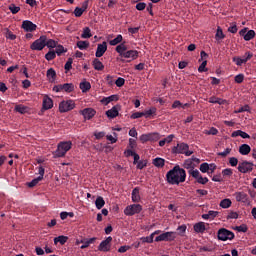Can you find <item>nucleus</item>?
Returning a JSON list of instances; mask_svg holds the SVG:
<instances>
[{
    "instance_id": "obj_1",
    "label": "nucleus",
    "mask_w": 256,
    "mask_h": 256,
    "mask_svg": "<svg viewBox=\"0 0 256 256\" xmlns=\"http://www.w3.org/2000/svg\"><path fill=\"white\" fill-rule=\"evenodd\" d=\"M187 179V173L185 169L181 168L179 165L173 167L166 173V180L169 185H179V183H185Z\"/></svg>"
},
{
    "instance_id": "obj_2",
    "label": "nucleus",
    "mask_w": 256,
    "mask_h": 256,
    "mask_svg": "<svg viewBox=\"0 0 256 256\" xmlns=\"http://www.w3.org/2000/svg\"><path fill=\"white\" fill-rule=\"evenodd\" d=\"M115 51L118 52L120 57H124V59H131V61H135V59L139 57V51L127 50V45H125V42L116 46Z\"/></svg>"
},
{
    "instance_id": "obj_3",
    "label": "nucleus",
    "mask_w": 256,
    "mask_h": 256,
    "mask_svg": "<svg viewBox=\"0 0 256 256\" xmlns=\"http://www.w3.org/2000/svg\"><path fill=\"white\" fill-rule=\"evenodd\" d=\"M172 153L174 155H185L186 157H191L193 155V151H189V144L187 143H178L176 146L172 148Z\"/></svg>"
},
{
    "instance_id": "obj_4",
    "label": "nucleus",
    "mask_w": 256,
    "mask_h": 256,
    "mask_svg": "<svg viewBox=\"0 0 256 256\" xmlns=\"http://www.w3.org/2000/svg\"><path fill=\"white\" fill-rule=\"evenodd\" d=\"M72 146L73 143H71V141L60 142L54 152V157H65V155H67V151H70Z\"/></svg>"
},
{
    "instance_id": "obj_5",
    "label": "nucleus",
    "mask_w": 256,
    "mask_h": 256,
    "mask_svg": "<svg viewBox=\"0 0 256 256\" xmlns=\"http://www.w3.org/2000/svg\"><path fill=\"white\" fill-rule=\"evenodd\" d=\"M219 241H233L235 239V233L226 228H220L217 232Z\"/></svg>"
},
{
    "instance_id": "obj_6",
    "label": "nucleus",
    "mask_w": 256,
    "mask_h": 256,
    "mask_svg": "<svg viewBox=\"0 0 256 256\" xmlns=\"http://www.w3.org/2000/svg\"><path fill=\"white\" fill-rule=\"evenodd\" d=\"M142 211H143V206H141V204H131L124 209V214L127 217H133V215H137Z\"/></svg>"
},
{
    "instance_id": "obj_7",
    "label": "nucleus",
    "mask_w": 256,
    "mask_h": 256,
    "mask_svg": "<svg viewBox=\"0 0 256 256\" xmlns=\"http://www.w3.org/2000/svg\"><path fill=\"white\" fill-rule=\"evenodd\" d=\"M53 91H55V93H61L63 91H65V93H73V91H75V85H73V83L58 84L53 87Z\"/></svg>"
},
{
    "instance_id": "obj_8",
    "label": "nucleus",
    "mask_w": 256,
    "mask_h": 256,
    "mask_svg": "<svg viewBox=\"0 0 256 256\" xmlns=\"http://www.w3.org/2000/svg\"><path fill=\"white\" fill-rule=\"evenodd\" d=\"M188 174L190 175V177H193V179H196L197 183H199L200 185H207V183H209V178L203 177L201 175V172H199V170L197 169L189 170Z\"/></svg>"
},
{
    "instance_id": "obj_9",
    "label": "nucleus",
    "mask_w": 256,
    "mask_h": 256,
    "mask_svg": "<svg viewBox=\"0 0 256 256\" xmlns=\"http://www.w3.org/2000/svg\"><path fill=\"white\" fill-rule=\"evenodd\" d=\"M75 109V102L73 100H63L59 104L60 113H67L68 111H73Z\"/></svg>"
},
{
    "instance_id": "obj_10",
    "label": "nucleus",
    "mask_w": 256,
    "mask_h": 256,
    "mask_svg": "<svg viewBox=\"0 0 256 256\" xmlns=\"http://www.w3.org/2000/svg\"><path fill=\"white\" fill-rule=\"evenodd\" d=\"M45 45V35H42L30 45V49L32 51H43L45 49Z\"/></svg>"
},
{
    "instance_id": "obj_11",
    "label": "nucleus",
    "mask_w": 256,
    "mask_h": 256,
    "mask_svg": "<svg viewBox=\"0 0 256 256\" xmlns=\"http://www.w3.org/2000/svg\"><path fill=\"white\" fill-rule=\"evenodd\" d=\"M175 239H177V232L171 231L160 234L155 238V241L159 243V241H175Z\"/></svg>"
},
{
    "instance_id": "obj_12",
    "label": "nucleus",
    "mask_w": 256,
    "mask_h": 256,
    "mask_svg": "<svg viewBox=\"0 0 256 256\" xmlns=\"http://www.w3.org/2000/svg\"><path fill=\"white\" fill-rule=\"evenodd\" d=\"M111 241H113V237L111 236L103 240L98 246V251H102L103 253L111 251Z\"/></svg>"
},
{
    "instance_id": "obj_13",
    "label": "nucleus",
    "mask_w": 256,
    "mask_h": 256,
    "mask_svg": "<svg viewBox=\"0 0 256 256\" xmlns=\"http://www.w3.org/2000/svg\"><path fill=\"white\" fill-rule=\"evenodd\" d=\"M238 171L240 173H251L253 171V162L243 161L239 163Z\"/></svg>"
},
{
    "instance_id": "obj_14",
    "label": "nucleus",
    "mask_w": 256,
    "mask_h": 256,
    "mask_svg": "<svg viewBox=\"0 0 256 256\" xmlns=\"http://www.w3.org/2000/svg\"><path fill=\"white\" fill-rule=\"evenodd\" d=\"M248 28H243L242 30L239 31L240 37L244 38V41H251V39H254L255 37V30H249L247 32Z\"/></svg>"
},
{
    "instance_id": "obj_15",
    "label": "nucleus",
    "mask_w": 256,
    "mask_h": 256,
    "mask_svg": "<svg viewBox=\"0 0 256 256\" xmlns=\"http://www.w3.org/2000/svg\"><path fill=\"white\" fill-rule=\"evenodd\" d=\"M22 29H24L26 33H33V31H37V24L32 23L30 20H24L22 22Z\"/></svg>"
},
{
    "instance_id": "obj_16",
    "label": "nucleus",
    "mask_w": 256,
    "mask_h": 256,
    "mask_svg": "<svg viewBox=\"0 0 256 256\" xmlns=\"http://www.w3.org/2000/svg\"><path fill=\"white\" fill-rule=\"evenodd\" d=\"M81 115H83L84 119L91 120L95 117L97 111L93 108H85L80 111Z\"/></svg>"
},
{
    "instance_id": "obj_17",
    "label": "nucleus",
    "mask_w": 256,
    "mask_h": 256,
    "mask_svg": "<svg viewBox=\"0 0 256 256\" xmlns=\"http://www.w3.org/2000/svg\"><path fill=\"white\" fill-rule=\"evenodd\" d=\"M253 57V53L251 52H246V59H242L240 57H234L232 59V61L238 65V67H241V65H243V63H247V61H249L251 58Z\"/></svg>"
},
{
    "instance_id": "obj_18",
    "label": "nucleus",
    "mask_w": 256,
    "mask_h": 256,
    "mask_svg": "<svg viewBox=\"0 0 256 256\" xmlns=\"http://www.w3.org/2000/svg\"><path fill=\"white\" fill-rule=\"evenodd\" d=\"M119 109H121V106L116 105L106 111V116L108 117V119H115V117H119Z\"/></svg>"
},
{
    "instance_id": "obj_19",
    "label": "nucleus",
    "mask_w": 256,
    "mask_h": 256,
    "mask_svg": "<svg viewBox=\"0 0 256 256\" xmlns=\"http://www.w3.org/2000/svg\"><path fill=\"white\" fill-rule=\"evenodd\" d=\"M155 139H159V133L142 134L140 136L141 143H147V141H153Z\"/></svg>"
},
{
    "instance_id": "obj_20",
    "label": "nucleus",
    "mask_w": 256,
    "mask_h": 256,
    "mask_svg": "<svg viewBox=\"0 0 256 256\" xmlns=\"http://www.w3.org/2000/svg\"><path fill=\"white\" fill-rule=\"evenodd\" d=\"M107 51V42H102L101 44H98L95 56L96 57H103Z\"/></svg>"
},
{
    "instance_id": "obj_21",
    "label": "nucleus",
    "mask_w": 256,
    "mask_h": 256,
    "mask_svg": "<svg viewBox=\"0 0 256 256\" xmlns=\"http://www.w3.org/2000/svg\"><path fill=\"white\" fill-rule=\"evenodd\" d=\"M42 105H43L42 109H44V111H49V109H53V99L45 95L43 97Z\"/></svg>"
},
{
    "instance_id": "obj_22",
    "label": "nucleus",
    "mask_w": 256,
    "mask_h": 256,
    "mask_svg": "<svg viewBox=\"0 0 256 256\" xmlns=\"http://www.w3.org/2000/svg\"><path fill=\"white\" fill-rule=\"evenodd\" d=\"M95 241H97V238L93 237V238H89V239H83L80 242L77 241L76 244L79 245V243H83V245L80 246V249H87V247H89V245H93V243H95Z\"/></svg>"
},
{
    "instance_id": "obj_23",
    "label": "nucleus",
    "mask_w": 256,
    "mask_h": 256,
    "mask_svg": "<svg viewBox=\"0 0 256 256\" xmlns=\"http://www.w3.org/2000/svg\"><path fill=\"white\" fill-rule=\"evenodd\" d=\"M143 115L146 119H153L157 115V108L151 107L149 110H145Z\"/></svg>"
},
{
    "instance_id": "obj_24",
    "label": "nucleus",
    "mask_w": 256,
    "mask_h": 256,
    "mask_svg": "<svg viewBox=\"0 0 256 256\" xmlns=\"http://www.w3.org/2000/svg\"><path fill=\"white\" fill-rule=\"evenodd\" d=\"M92 65L95 69V71H103L105 69V65H103V62L99 60L98 58H95L92 62Z\"/></svg>"
},
{
    "instance_id": "obj_25",
    "label": "nucleus",
    "mask_w": 256,
    "mask_h": 256,
    "mask_svg": "<svg viewBox=\"0 0 256 256\" xmlns=\"http://www.w3.org/2000/svg\"><path fill=\"white\" fill-rule=\"evenodd\" d=\"M231 137H242V139H251V136H249L247 132H243L242 130H236L232 132Z\"/></svg>"
},
{
    "instance_id": "obj_26",
    "label": "nucleus",
    "mask_w": 256,
    "mask_h": 256,
    "mask_svg": "<svg viewBox=\"0 0 256 256\" xmlns=\"http://www.w3.org/2000/svg\"><path fill=\"white\" fill-rule=\"evenodd\" d=\"M139 187H135L132 190V202L133 203H139V201H141V195L139 194Z\"/></svg>"
},
{
    "instance_id": "obj_27",
    "label": "nucleus",
    "mask_w": 256,
    "mask_h": 256,
    "mask_svg": "<svg viewBox=\"0 0 256 256\" xmlns=\"http://www.w3.org/2000/svg\"><path fill=\"white\" fill-rule=\"evenodd\" d=\"M195 233H205L207 228L205 227V222H198L194 225Z\"/></svg>"
},
{
    "instance_id": "obj_28",
    "label": "nucleus",
    "mask_w": 256,
    "mask_h": 256,
    "mask_svg": "<svg viewBox=\"0 0 256 256\" xmlns=\"http://www.w3.org/2000/svg\"><path fill=\"white\" fill-rule=\"evenodd\" d=\"M234 197L238 203H245L247 201V194L245 192H236Z\"/></svg>"
},
{
    "instance_id": "obj_29",
    "label": "nucleus",
    "mask_w": 256,
    "mask_h": 256,
    "mask_svg": "<svg viewBox=\"0 0 256 256\" xmlns=\"http://www.w3.org/2000/svg\"><path fill=\"white\" fill-rule=\"evenodd\" d=\"M46 77L48 78V81H50V83H53V81H55V79L57 78V72H55V69L50 68L47 70Z\"/></svg>"
},
{
    "instance_id": "obj_30",
    "label": "nucleus",
    "mask_w": 256,
    "mask_h": 256,
    "mask_svg": "<svg viewBox=\"0 0 256 256\" xmlns=\"http://www.w3.org/2000/svg\"><path fill=\"white\" fill-rule=\"evenodd\" d=\"M79 88L81 89L82 93H87L91 90V83L84 80L80 83Z\"/></svg>"
},
{
    "instance_id": "obj_31",
    "label": "nucleus",
    "mask_w": 256,
    "mask_h": 256,
    "mask_svg": "<svg viewBox=\"0 0 256 256\" xmlns=\"http://www.w3.org/2000/svg\"><path fill=\"white\" fill-rule=\"evenodd\" d=\"M112 101H119V96L111 95L109 97H104L102 98L101 103H103V105H108L109 103H112Z\"/></svg>"
},
{
    "instance_id": "obj_32",
    "label": "nucleus",
    "mask_w": 256,
    "mask_h": 256,
    "mask_svg": "<svg viewBox=\"0 0 256 256\" xmlns=\"http://www.w3.org/2000/svg\"><path fill=\"white\" fill-rule=\"evenodd\" d=\"M239 153L240 155H249V153H251V146L248 144H242L239 147Z\"/></svg>"
},
{
    "instance_id": "obj_33",
    "label": "nucleus",
    "mask_w": 256,
    "mask_h": 256,
    "mask_svg": "<svg viewBox=\"0 0 256 256\" xmlns=\"http://www.w3.org/2000/svg\"><path fill=\"white\" fill-rule=\"evenodd\" d=\"M67 241H69V237L64 236V235L54 238L55 245H57V243H60V245H65V243H67Z\"/></svg>"
},
{
    "instance_id": "obj_34",
    "label": "nucleus",
    "mask_w": 256,
    "mask_h": 256,
    "mask_svg": "<svg viewBox=\"0 0 256 256\" xmlns=\"http://www.w3.org/2000/svg\"><path fill=\"white\" fill-rule=\"evenodd\" d=\"M45 47H48V49H55V47H57V41L48 39L47 36H45Z\"/></svg>"
},
{
    "instance_id": "obj_35",
    "label": "nucleus",
    "mask_w": 256,
    "mask_h": 256,
    "mask_svg": "<svg viewBox=\"0 0 256 256\" xmlns=\"http://www.w3.org/2000/svg\"><path fill=\"white\" fill-rule=\"evenodd\" d=\"M122 42H123V35L118 34L116 38L109 41V45H111L112 47H115V45H119V43H122Z\"/></svg>"
},
{
    "instance_id": "obj_36",
    "label": "nucleus",
    "mask_w": 256,
    "mask_h": 256,
    "mask_svg": "<svg viewBox=\"0 0 256 256\" xmlns=\"http://www.w3.org/2000/svg\"><path fill=\"white\" fill-rule=\"evenodd\" d=\"M91 37H93V34H91V28H89V27L83 28L81 38L82 39H91Z\"/></svg>"
},
{
    "instance_id": "obj_37",
    "label": "nucleus",
    "mask_w": 256,
    "mask_h": 256,
    "mask_svg": "<svg viewBox=\"0 0 256 256\" xmlns=\"http://www.w3.org/2000/svg\"><path fill=\"white\" fill-rule=\"evenodd\" d=\"M77 47L80 51H85V49H89V41L80 40L77 42Z\"/></svg>"
},
{
    "instance_id": "obj_38",
    "label": "nucleus",
    "mask_w": 256,
    "mask_h": 256,
    "mask_svg": "<svg viewBox=\"0 0 256 256\" xmlns=\"http://www.w3.org/2000/svg\"><path fill=\"white\" fill-rule=\"evenodd\" d=\"M95 205L97 209H103V207H105V199H103L101 196H98L96 198Z\"/></svg>"
},
{
    "instance_id": "obj_39",
    "label": "nucleus",
    "mask_w": 256,
    "mask_h": 256,
    "mask_svg": "<svg viewBox=\"0 0 256 256\" xmlns=\"http://www.w3.org/2000/svg\"><path fill=\"white\" fill-rule=\"evenodd\" d=\"M153 165L159 168L165 167V159L157 157L153 160Z\"/></svg>"
},
{
    "instance_id": "obj_40",
    "label": "nucleus",
    "mask_w": 256,
    "mask_h": 256,
    "mask_svg": "<svg viewBox=\"0 0 256 256\" xmlns=\"http://www.w3.org/2000/svg\"><path fill=\"white\" fill-rule=\"evenodd\" d=\"M232 205L231 199L225 198L220 202V207L222 209H229V207Z\"/></svg>"
},
{
    "instance_id": "obj_41",
    "label": "nucleus",
    "mask_w": 256,
    "mask_h": 256,
    "mask_svg": "<svg viewBox=\"0 0 256 256\" xmlns=\"http://www.w3.org/2000/svg\"><path fill=\"white\" fill-rule=\"evenodd\" d=\"M215 38L217 41H220L221 39H225V34L223 33V29L221 26L217 27Z\"/></svg>"
},
{
    "instance_id": "obj_42",
    "label": "nucleus",
    "mask_w": 256,
    "mask_h": 256,
    "mask_svg": "<svg viewBox=\"0 0 256 256\" xmlns=\"http://www.w3.org/2000/svg\"><path fill=\"white\" fill-rule=\"evenodd\" d=\"M183 167L184 169H188V171H195V167H193V161H191V159L185 160Z\"/></svg>"
},
{
    "instance_id": "obj_43",
    "label": "nucleus",
    "mask_w": 256,
    "mask_h": 256,
    "mask_svg": "<svg viewBox=\"0 0 256 256\" xmlns=\"http://www.w3.org/2000/svg\"><path fill=\"white\" fill-rule=\"evenodd\" d=\"M12 15H17L21 11V7L16 6L15 4H10L8 7Z\"/></svg>"
},
{
    "instance_id": "obj_44",
    "label": "nucleus",
    "mask_w": 256,
    "mask_h": 256,
    "mask_svg": "<svg viewBox=\"0 0 256 256\" xmlns=\"http://www.w3.org/2000/svg\"><path fill=\"white\" fill-rule=\"evenodd\" d=\"M54 52L56 55H58V57H61V55H63V53H66L67 50H65V47H63V45H56V49Z\"/></svg>"
},
{
    "instance_id": "obj_45",
    "label": "nucleus",
    "mask_w": 256,
    "mask_h": 256,
    "mask_svg": "<svg viewBox=\"0 0 256 256\" xmlns=\"http://www.w3.org/2000/svg\"><path fill=\"white\" fill-rule=\"evenodd\" d=\"M177 232H178V235H180V237H185V233L187 232V226L186 225L178 226Z\"/></svg>"
},
{
    "instance_id": "obj_46",
    "label": "nucleus",
    "mask_w": 256,
    "mask_h": 256,
    "mask_svg": "<svg viewBox=\"0 0 256 256\" xmlns=\"http://www.w3.org/2000/svg\"><path fill=\"white\" fill-rule=\"evenodd\" d=\"M55 57H57V54L55 53V51H49L48 53L45 54L46 61H53Z\"/></svg>"
},
{
    "instance_id": "obj_47",
    "label": "nucleus",
    "mask_w": 256,
    "mask_h": 256,
    "mask_svg": "<svg viewBox=\"0 0 256 256\" xmlns=\"http://www.w3.org/2000/svg\"><path fill=\"white\" fill-rule=\"evenodd\" d=\"M5 37L6 39H10V41H15V39H17V35L13 34V32H11L9 29H6Z\"/></svg>"
},
{
    "instance_id": "obj_48",
    "label": "nucleus",
    "mask_w": 256,
    "mask_h": 256,
    "mask_svg": "<svg viewBox=\"0 0 256 256\" xmlns=\"http://www.w3.org/2000/svg\"><path fill=\"white\" fill-rule=\"evenodd\" d=\"M73 68V58H68L67 62L64 65L65 71H71Z\"/></svg>"
},
{
    "instance_id": "obj_49",
    "label": "nucleus",
    "mask_w": 256,
    "mask_h": 256,
    "mask_svg": "<svg viewBox=\"0 0 256 256\" xmlns=\"http://www.w3.org/2000/svg\"><path fill=\"white\" fill-rule=\"evenodd\" d=\"M250 111H251V108L249 107V105H244L240 107L238 110H235L234 113H245Z\"/></svg>"
},
{
    "instance_id": "obj_50",
    "label": "nucleus",
    "mask_w": 256,
    "mask_h": 256,
    "mask_svg": "<svg viewBox=\"0 0 256 256\" xmlns=\"http://www.w3.org/2000/svg\"><path fill=\"white\" fill-rule=\"evenodd\" d=\"M235 83L241 84L243 81H245V75L244 74H238L234 77Z\"/></svg>"
},
{
    "instance_id": "obj_51",
    "label": "nucleus",
    "mask_w": 256,
    "mask_h": 256,
    "mask_svg": "<svg viewBox=\"0 0 256 256\" xmlns=\"http://www.w3.org/2000/svg\"><path fill=\"white\" fill-rule=\"evenodd\" d=\"M15 111H17V113H26L27 112V107L23 106V105H16L15 106Z\"/></svg>"
},
{
    "instance_id": "obj_52",
    "label": "nucleus",
    "mask_w": 256,
    "mask_h": 256,
    "mask_svg": "<svg viewBox=\"0 0 256 256\" xmlns=\"http://www.w3.org/2000/svg\"><path fill=\"white\" fill-rule=\"evenodd\" d=\"M210 167L209 164L207 162H204L200 165V171L201 173H207V171H209Z\"/></svg>"
},
{
    "instance_id": "obj_53",
    "label": "nucleus",
    "mask_w": 256,
    "mask_h": 256,
    "mask_svg": "<svg viewBox=\"0 0 256 256\" xmlns=\"http://www.w3.org/2000/svg\"><path fill=\"white\" fill-rule=\"evenodd\" d=\"M39 181H42V180H41V178L37 177V178L33 179L31 182H28L27 186L30 188H33L39 183Z\"/></svg>"
},
{
    "instance_id": "obj_54",
    "label": "nucleus",
    "mask_w": 256,
    "mask_h": 256,
    "mask_svg": "<svg viewBox=\"0 0 256 256\" xmlns=\"http://www.w3.org/2000/svg\"><path fill=\"white\" fill-rule=\"evenodd\" d=\"M222 175H223V177H231V175H233V169L226 168V169L222 170Z\"/></svg>"
},
{
    "instance_id": "obj_55",
    "label": "nucleus",
    "mask_w": 256,
    "mask_h": 256,
    "mask_svg": "<svg viewBox=\"0 0 256 256\" xmlns=\"http://www.w3.org/2000/svg\"><path fill=\"white\" fill-rule=\"evenodd\" d=\"M226 219H239V214L234 211H230Z\"/></svg>"
},
{
    "instance_id": "obj_56",
    "label": "nucleus",
    "mask_w": 256,
    "mask_h": 256,
    "mask_svg": "<svg viewBox=\"0 0 256 256\" xmlns=\"http://www.w3.org/2000/svg\"><path fill=\"white\" fill-rule=\"evenodd\" d=\"M229 164L231 165V167H237V165L239 164V160L235 157H230Z\"/></svg>"
},
{
    "instance_id": "obj_57",
    "label": "nucleus",
    "mask_w": 256,
    "mask_h": 256,
    "mask_svg": "<svg viewBox=\"0 0 256 256\" xmlns=\"http://www.w3.org/2000/svg\"><path fill=\"white\" fill-rule=\"evenodd\" d=\"M205 67H207V60H204L201 65L198 68L199 73H205V71H207V69H205Z\"/></svg>"
},
{
    "instance_id": "obj_58",
    "label": "nucleus",
    "mask_w": 256,
    "mask_h": 256,
    "mask_svg": "<svg viewBox=\"0 0 256 256\" xmlns=\"http://www.w3.org/2000/svg\"><path fill=\"white\" fill-rule=\"evenodd\" d=\"M83 13H85V11L83 9H81L80 7H76L74 10L75 17H81L83 15Z\"/></svg>"
},
{
    "instance_id": "obj_59",
    "label": "nucleus",
    "mask_w": 256,
    "mask_h": 256,
    "mask_svg": "<svg viewBox=\"0 0 256 256\" xmlns=\"http://www.w3.org/2000/svg\"><path fill=\"white\" fill-rule=\"evenodd\" d=\"M145 7H147V4L145 2H139L136 4L137 11H145Z\"/></svg>"
},
{
    "instance_id": "obj_60",
    "label": "nucleus",
    "mask_w": 256,
    "mask_h": 256,
    "mask_svg": "<svg viewBox=\"0 0 256 256\" xmlns=\"http://www.w3.org/2000/svg\"><path fill=\"white\" fill-rule=\"evenodd\" d=\"M141 117H144L143 112H134V113L130 116V119H141Z\"/></svg>"
},
{
    "instance_id": "obj_61",
    "label": "nucleus",
    "mask_w": 256,
    "mask_h": 256,
    "mask_svg": "<svg viewBox=\"0 0 256 256\" xmlns=\"http://www.w3.org/2000/svg\"><path fill=\"white\" fill-rule=\"evenodd\" d=\"M232 149L231 148H226L223 152H219L218 156L219 157H227L231 153Z\"/></svg>"
},
{
    "instance_id": "obj_62",
    "label": "nucleus",
    "mask_w": 256,
    "mask_h": 256,
    "mask_svg": "<svg viewBox=\"0 0 256 256\" xmlns=\"http://www.w3.org/2000/svg\"><path fill=\"white\" fill-rule=\"evenodd\" d=\"M136 165L137 169H145V166L147 165V160H140Z\"/></svg>"
},
{
    "instance_id": "obj_63",
    "label": "nucleus",
    "mask_w": 256,
    "mask_h": 256,
    "mask_svg": "<svg viewBox=\"0 0 256 256\" xmlns=\"http://www.w3.org/2000/svg\"><path fill=\"white\" fill-rule=\"evenodd\" d=\"M115 85L117 87H123V85H125V80L122 77H119L116 81H115Z\"/></svg>"
},
{
    "instance_id": "obj_64",
    "label": "nucleus",
    "mask_w": 256,
    "mask_h": 256,
    "mask_svg": "<svg viewBox=\"0 0 256 256\" xmlns=\"http://www.w3.org/2000/svg\"><path fill=\"white\" fill-rule=\"evenodd\" d=\"M219 133V130L215 127H211L210 130L206 131V135H217Z\"/></svg>"
}]
</instances>
